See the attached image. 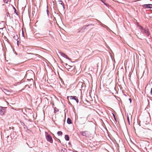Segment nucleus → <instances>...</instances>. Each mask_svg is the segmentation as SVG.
Here are the masks:
<instances>
[{
  "label": "nucleus",
  "instance_id": "nucleus-1",
  "mask_svg": "<svg viewBox=\"0 0 152 152\" xmlns=\"http://www.w3.org/2000/svg\"><path fill=\"white\" fill-rule=\"evenodd\" d=\"M67 99L68 100L69 102L70 103V101L73 102V100H75L77 103H78L79 102L78 99L77 97L76 96H68L67 97Z\"/></svg>",
  "mask_w": 152,
  "mask_h": 152
},
{
  "label": "nucleus",
  "instance_id": "nucleus-2",
  "mask_svg": "<svg viewBox=\"0 0 152 152\" xmlns=\"http://www.w3.org/2000/svg\"><path fill=\"white\" fill-rule=\"evenodd\" d=\"M141 32L143 34H145L146 35H147L148 36H149V35L150 34L147 28H145V29L143 28L141 30Z\"/></svg>",
  "mask_w": 152,
  "mask_h": 152
},
{
  "label": "nucleus",
  "instance_id": "nucleus-3",
  "mask_svg": "<svg viewBox=\"0 0 152 152\" xmlns=\"http://www.w3.org/2000/svg\"><path fill=\"white\" fill-rule=\"evenodd\" d=\"M65 68L68 71H72L75 69V67L71 66L67 64H66Z\"/></svg>",
  "mask_w": 152,
  "mask_h": 152
},
{
  "label": "nucleus",
  "instance_id": "nucleus-4",
  "mask_svg": "<svg viewBox=\"0 0 152 152\" xmlns=\"http://www.w3.org/2000/svg\"><path fill=\"white\" fill-rule=\"evenodd\" d=\"M142 6L146 9L152 8V4H144Z\"/></svg>",
  "mask_w": 152,
  "mask_h": 152
},
{
  "label": "nucleus",
  "instance_id": "nucleus-5",
  "mask_svg": "<svg viewBox=\"0 0 152 152\" xmlns=\"http://www.w3.org/2000/svg\"><path fill=\"white\" fill-rule=\"evenodd\" d=\"M80 134L83 136L88 137L89 135L88 132L86 131L83 132H80Z\"/></svg>",
  "mask_w": 152,
  "mask_h": 152
},
{
  "label": "nucleus",
  "instance_id": "nucleus-6",
  "mask_svg": "<svg viewBox=\"0 0 152 152\" xmlns=\"http://www.w3.org/2000/svg\"><path fill=\"white\" fill-rule=\"evenodd\" d=\"M46 139L47 140L50 142H52L53 140L51 137L49 135H48L46 137Z\"/></svg>",
  "mask_w": 152,
  "mask_h": 152
},
{
  "label": "nucleus",
  "instance_id": "nucleus-7",
  "mask_svg": "<svg viewBox=\"0 0 152 152\" xmlns=\"http://www.w3.org/2000/svg\"><path fill=\"white\" fill-rule=\"evenodd\" d=\"M4 113H5V111H4V109L2 108L0 109V115H3L4 114Z\"/></svg>",
  "mask_w": 152,
  "mask_h": 152
},
{
  "label": "nucleus",
  "instance_id": "nucleus-8",
  "mask_svg": "<svg viewBox=\"0 0 152 152\" xmlns=\"http://www.w3.org/2000/svg\"><path fill=\"white\" fill-rule=\"evenodd\" d=\"M61 55L62 56L64 57L65 58H66L67 59H69L68 56L64 53H61Z\"/></svg>",
  "mask_w": 152,
  "mask_h": 152
},
{
  "label": "nucleus",
  "instance_id": "nucleus-9",
  "mask_svg": "<svg viewBox=\"0 0 152 152\" xmlns=\"http://www.w3.org/2000/svg\"><path fill=\"white\" fill-rule=\"evenodd\" d=\"M67 123L69 124L72 123L71 120L69 118H68L67 121Z\"/></svg>",
  "mask_w": 152,
  "mask_h": 152
},
{
  "label": "nucleus",
  "instance_id": "nucleus-10",
  "mask_svg": "<svg viewBox=\"0 0 152 152\" xmlns=\"http://www.w3.org/2000/svg\"><path fill=\"white\" fill-rule=\"evenodd\" d=\"M65 138L66 140L68 141L69 140V137L67 135H65Z\"/></svg>",
  "mask_w": 152,
  "mask_h": 152
},
{
  "label": "nucleus",
  "instance_id": "nucleus-11",
  "mask_svg": "<svg viewBox=\"0 0 152 152\" xmlns=\"http://www.w3.org/2000/svg\"><path fill=\"white\" fill-rule=\"evenodd\" d=\"M101 1L105 5L107 6H108V5L107 3H105V0H101Z\"/></svg>",
  "mask_w": 152,
  "mask_h": 152
},
{
  "label": "nucleus",
  "instance_id": "nucleus-12",
  "mask_svg": "<svg viewBox=\"0 0 152 152\" xmlns=\"http://www.w3.org/2000/svg\"><path fill=\"white\" fill-rule=\"evenodd\" d=\"M57 134L58 135H61L62 134V132L61 131H58Z\"/></svg>",
  "mask_w": 152,
  "mask_h": 152
},
{
  "label": "nucleus",
  "instance_id": "nucleus-13",
  "mask_svg": "<svg viewBox=\"0 0 152 152\" xmlns=\"http://www.w3.org/2000/svg\"><path fill=\"white\" fill-rule=\"evenodd\" d=\"M59 3L60 4L62 5V6L64 7V4L62 1H59Z\"/></svg>",
  "mask_w": 152,
  "mask_h": 152
},
{
  "label": "nucleus",
  "instance_id": "nucleus-14",
  "mask_svg": "<svg viewBox=\"0 0 152 152\" xmlns=\"http://www.w3.org/2000/svg\"><path fill=\"white\" fill-rule=\"evenodd\" d=\"M137 26L141 30L143 28L142 26L139 25H137Z\"/></svg>",
  "mask_w": 152,
  "mask_h": 152
},
{
  "label": "nucleus",
  "instance_id": "nucleus-15",
  "mask_svg": "<svg viewBox=\"0 0 152 152\" xmlns=\"http://www.w3.org/2000/svg\"><path fill=\"white\" fill-rule=\"evenodd\" d=\"M5 91H4V93H5L6 94L9 95V91H7L6 90H5Z\"/></svg>",
  "mask_w": 152,
  "mask_h": 152
},
{
  "label": "nucleus",
  "instance_id": "nucleus-16",
  "mask_svg": "<svg viewBox=\"0 0 152 152\" xmlns=\"http://www.w3.org/2000/svg\"><path fill=\"white\" fill-rule=\"evenodd\" d=\"M14 9L15 10V12L16 14V15H18V13L17 12H16L17 11H16V9H15V7H14Z\"/></svg>",
  "mask_w": 152,
  "mask_h": 152
},
{
  "label": "nucleus",
  "instance_id": "nucleus-17",
  "mask_svg": "<svg viewBox=\"0 0 152 152\" xmlns=\"http://www.w3.org/2000/svg\"><path fill=\"white\" fill-rule=\"evenodd\" d=\"M7 17H10V16H9L8 15L9 14V13H8V12L7 13Z\"/></svg>",
  "mask_w": 152,
  "mask_h": 152
},
{
  "label": "nucleus",
  "instance_id": "nucleus-18",
  "mask_svg": "<svg viewBox=\"0 0 152 152\" xmlns=\"http://www.w3.org/2000/svg\"><path fill=\"white\" fill-rule=\"evenodd\" d=\"M151 94L152 95V88H151Z\"/></svg>",
  "mask_w": 152,
  "mask_h": 152
},
{
  "label": "nucleus",
  "instance_id": "nucleus-19",
  "mask_svg": "<svg viewBox=\"0 0 152 152\" xmlns=\"http://www.w3.org/2000/svg\"><path fill=\"white\" fill-rule=\"evenodd\" d=\"M127 120H128V121L129 122V118L128 117L127 118Z\"/></svg>",
  "mask_w": 152,
  "mask_h": 152
},
{
  "label": "nucleus",
  "instance_id": "nucleus-20",
  "mask_svg": "<svg viewBox=\"0 0 152 152\" xmlns=\"http://www.w3.org/2000/svg\"><path fill=\"white\" fill-rule=\"evenodd\" d=\"M129 99V101H130V102H131V99Z\"/></svg>",
  "mask_w": 152,
  "mask_h": 152
},
{
  "label": "nucleus",
  "instance_id": "nucleus-21",
  "mask_svg": "<svg viewBox=\"0 0 152 152\" xmlns=\"http://www.w3.org/2000/svg\"><path fill=\"white\" fill-rule=\"evenodd\" d=\"M12 104H15V103H12Z\"/></svg>",
  "mask_w": 152,
  "mask_h": 152
}]
</instances>
